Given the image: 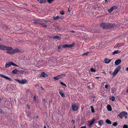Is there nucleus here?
I'll return each mask as SVG.
<instances>
[{"label": "nucleus", "mask_w": 128, "mask_h": 128, "mask_svg": "<svg viewBox=\"0 0 128 128\" xmlns=\"http://www.w3.org/2000/svg\"><path fill=\"white\" fill-rule=\"evenodd\" d=\"M122 46L121 44L117 43L116 44V45L115 46L114 48H117L121 46Z\"/></svg>", "instance_id": "25"}, {"label": "nucleus", "mask_w": 128, "mask_h": 128, "mask_svg": "<svg viewBox=\"0 0 128 128\" xmlns=\"http://www.w3.org/2000/svg\"><path fill=\"white\" fill-rule=\"evenodd\" d=\"M121 68V66H118L114 70L112 73L114 76H115L118 72L119 71Z\"/></svg>", "instance_id": "4"}, {"label": "nucleus", "mask_w": 128, "mask_h": 128, "mask_svg": "<svg viewBox=\"0 0 128 128\" xmlns=\"http://www.w3.org/2000/svg\"><path fill=\"white\" fill-rule=\"evenodd\" d=\"M34 100H36V96H34Z\"/></svg>", "instance_id": "49"}, {"label": "nucleus", "mask_w": 128, "mask_h": 128, "mask_svg": "<svg viewBox=\"0 0 128 128\" xmlns=\"http://www.w3.org/2000/svg\"><path fill=\"white\" fill-rule=\"evenodd\" d=\"M111 100L112 101H114L115 100V97L114 96H112L111 98Z\"/></svg>", "instance_id": "39"}, {"label": "nucleus", "mask_w": 128, "mask_h": 128, "mask_svg": "<svg viewBox=\"0 0 128 128\" xmlns=\"http://www.w3.org/2000/svg\"><path fill=\"white\" fill-rule=\"evenodd\" d=\"M16 87V85L14 84H12L8 86L9 88L11 90H14Z\"/></svg>", "instance_id": "8"}, {"label": "nucleus", "mask_w": 128, "mask_h": 128, "mask_svg": "<svg viewBox=\"0 0 128 128\" xmlns=\"http://www.w3.org/2000/svg\"><path fill=\"white\" fill-rule=\"evenodd\" d=\"M127 114V113L125 112H121L118 116L120 118H122L124 116Z\"/></svg>", "instance_id": "5"}, {"label": "nucleus", "mask_w": 128, "mask_h": 128, "mask_svg": "<svg viewBox=\"0 0 128 128\" xmlns=\"http://www.w3.org/2000/svg\"><path fill=\"white\" fill-rule=\"evenodd\" d=\"M107 109L109 111H111L112 110V108L110 105H108L107 106Z\"/></svg>", "instance_id": "22"}, {"label": "nucleus", "mask_w": 128, "mask_h": 128, "mask_svg": "<svg viewBox=\"0 0 128 128\" xmlns=\"http://www.w3.org/2000/svg\"><path fill=\"white\" fill-rule=\"evenodd\" d=\"M34 24H38V22H34Z\"/></svg>", "instance_id": "54"}, {"label": "nucleus", "mask_w": 128, "mask_h": 128, "mask_svg": "<svg viewBox=\"0 0 128 128\" xmlns=\"http://www.w3.org/2000/svg\"><path fill=\"white\" fill-rule=\"evenodd\" d=\"M89 86H91V88H92L93 87V84L92 82H90L89 83Z\"/></svg>", "instance_id": "35"}, {"label": "nucleus", "mask_w": 128, "mask_h": 128, "mask_svg": "<svg viewBox=\"0 0 128 128\" xmlns=\"http://www.w3.org/2000/svg\"><path fill=\"white\" fill-rule=\"evenodd\" d=\"M60 13V14L62 15H63L64 14V12L63 11H61Z\"/></svg>", "instance_id": "37"}, {"label": "nucleus", "mask_w": 128, "mask_h": 128, "mask_svg": "<svg viewBox=\"0 0 128 128\" xmlns=\"http://www.w3.org/2000/svg\"><path fill=\"white\" fill-rule=\"evenodd\" d=\"M8 51H7L6 53L10 54H13L12 50H8Z\"/></svg>", "instance_id": "28"}, {"label": "nucleus", "mask_w": 128, "mask_h": 128, "mask_svg": "<svg viewBox=\"0 0 128 128\" xmlns=\"http://www.w3.org/2000/svg\"><path fill=\"white\" fill-rule=\"evenodd\" d=\"M107 24H105L104 23H102L101 24V26L103 28H107Z\"/></svg>", "instance_id": "16"}, {"label": "nucleus", "mask_w": 128, "mask_h": 128, "mask_svg": "<svg viewBox=\"0 0 128 128\" xmlns=\"http://www.w3.org/2000/svg\"><path fill=\"white\" fill-rule=\"evenodd\" d=\"M90 70L92 72H95L96 71V70L93 68H91L90 69Z\"/></svg>", "instance_id": "32"}, {"label": "nucleus", "mask_w": 128, "mask_h": 128, "mask_svg": "<svg viewBox=\"0 0 128 128\" xmlns=\"http://www.w3.org/2000/svg\"><path fill=\"white\" fill-rule=\"evenodd\" d=\"M44 128H46V126H44Z\"/></svg>", "instance_id": "59"}, {"label": "nucleus", "mask_w": 128, "mask_h": 128, "mask_svg": "<svg viewBox=\"0 0 128 128\" xmlns=\"http://www.w3.org/2000/svg\"><path fill=\"white\" fill-rule=\"evenodd\" d=\"M14 80L18 82L19 83L22 84H26L27 82V81L26 80L22 79L21 80H20L18 79H15Z\"/></svg>", "instance_id": "3"}, {"label": "nucleus", "mask_w": 128, "mask_h": 128, "mask_svg": "<svg viewBox=\"0 0 128 128\" xmlns=\"http://www.w3.org/2000/svg\"><path fill=\"white\" fill-rule=\"evenodd\" d=\"M11 65H12L18 67V66L13 62H7L6 64L5 67L6 68H9Z\"/></svg>", "instance_id": "2"}, {"label": "nucleus", "mask_w": 128, "mask_h": 128, "mask_svg": "<svg viewBox=\"0 0 128 128\" xmlns=\"http://www.w3.org/2000/svg\"><path fill=\"white\" fill-rule=\"evenodd\" d=\"M39 24H40L43 28H46L47 26V25H46L45 24L41 22H39Z\"/></svg>", "instance_id": "17"}, {"label": "nucleus", "mask_w": 128, "mask_h": 128, "mask_svg": "<svg viewBox=\"0 0 128 128\" xmlns=\"http://www.w3.org/2000/svg\"><path fill=\"white\" fill-rule=\"evenodd\" d=\"M121 62V60L120 59L117 60L115 62V64L116 66L119 64Z\"/></svg>", "instance_id": "13"}, {"label": "nucleus", "mask_w": 128, "mask_h": 128, "mask_svg": "<svg viewBox=\"0 0 128 128\" xmlns=\"http://www.w3.org/2000/svg\"><path fill=\"white\" fill-rule=\"evenodd\" d=\"M106 122L107 124H112L111 122L109 120L107 119L106 120Z\"/></svg>", "instance_id": "27"}, {"label": "nucleus", "mask_w": 128, "mask_h": 128, "mask_svg": "<svg viewBox=\"0 0 128 128\" xmlns=\"http://www.w3.org/2000/svg\"><path fill=\"white\" fill-rule=\"evenodd\" d=\"M126 70L127 71L128 70V67L126 68Z\"/></svg>", "instance_id": "57"}, {"label": "nucleus", "mask_w": 128, "mask_h": 128, "mask_svg": "<svg viewBox=\"0 0 128 128\" xmlns=\"http://www.w3.org/2000/svg\"><path fill=\"white\" fill-rule=\"evenodd\" d=\"M56 18L57 19H59L60 18V16H57L56 17Z\"/></svg>", "instance_id": "48"}, {"label": "nucleus", "mask_w": 128, "mask_h": 128, "mask_svg": "<svg viewBox=\"0 0 128 128\" xmlns=\"http://www.w3.org/2000/svg\"><path fill=\"white\" fill-rule=\"evenodd\" d=\"M117 7L116 6H113L111 7L108 10V11L110 13L112 12L114 10L116 9Z\"/></svg>", "instance_id": "9"}, {"label": "nucleus", "mask_w": 128, "mask_h": 128, "mask_svg": "<svg viewBox=\"0 0 128 128\" xmlns=\"http://www.w3.org/2000/svg\"><path fill=\"white\" fill-rule=\"evenodd\" d=\"M20 74H23L26 73V72H24V70H22L20 71Z\"/></svg>", "instance_id": "31"}, {"label": "nucleus", "mask_w": 128, "mask_h": 128, "mask_svg": "<svg viewBox=\"0 0 128 128\" xmlns=\"http://www.w3.org/2000/svg\"><path fill=\"white\" fill-rule=\"evenodd\" d=\"M60 83L62 85L64 86H65L66 87V85L63 82H61Z\"/></svg>", "instance_id": "36"}, {"label": "nucleus", "mask_w": 128, "mask_h": 128, "mask_svg": "<svg viewBox=\"0 0 128 128\" xmlns=\"http://www.w3.org/2000/svg\"><path fill=\"white\" fill-rule=\"evenodd\" d=\"M114 89L113 88H112V93H114Z\"/></svg>", "instance_id": "42"}, {"label": "nucleus", "mask_w": 128, "mask_h": 128, "mask_svg": "<svg viewBox=\"0 0 128 128\" xmlns=\"http://www.w3.org/2000/svg\"><path fill=\"white\" fill-rule=\"evenodd\" d=\"M12 73L13 74H20V71L16 69H14L12 71Z\"/></svg>", "instance_id": "12"}, {"label": "nucleus", "mask_w": 128, "mask_h": 128, "mask_svg": "<svg viewBox=\"0 0 128 128\" xmlns=\"http://www.w3.org/2000/svg\"><path fill=\"white\" fill-rule=\"evenodd\" d=\"M60 75H62V77L64 76L65 75V74H61Z\"/></svg>", "instance_id": "55"}, {"label": "nucleus", "mask_w": 128, "mask_h": 128, "mask_svg": "<svg viewBox=\"0 0 128 128\" xmlns=\"http://www.w3.org/2000/svg\"><path fill=\"white\" fill-rule=\"evenodd\" d=\"M54 0H48V2L50 4H51Z\"/></svg>", "instance_id": "34"}, {"label": "nucleus", "mask_w": 128, "mask_h": 128, "mask_svg": "<svg viewBox=\"0 0 128 128\" xmlns=\"http://www.w3.org/2000/svg\"><path fill=\"white\" fill-rule=\"evenodd\" d=\"M96 119L94 118H93L90 121V126H91L94 123V121H95Z\"/></svg>", "instance_id": "20"}, {"label": "nucleus", "mask_w": 128, "mask_h": 128, "mask_svg": "<svg viewBox=\"0 0 128 128\" xmlns=\"http://www.w3.org/2000/svg\"><path fill=\"white\" fill-rule=\"evenodd\" d=\"M0 76L2 77L5 78L10 81L12 82V79L11 78H9L8 76H6L3 74H0Z\"/></svg>", "instance_id": "6"}, {"label": "nucleus", "mask_w": 128, "mask_h": 128, "mask_svg": "<svg viewBox=\"0 0 128 128\" xmlns=\"http://www.w3.org/2000/svg\"><path fill=\"white\" fill-rule=\"evenodd\" d=\"M80 128H86V126H82Z\"/></svg>", "instance_id": "50"}, {"label": "nucleus", "mask_w": 128, "mask_h": 128, "mask_svg": "<svg viewBox=\"0 0 128 128\" xmlns=\"http://www.w3.org/2000/svg\"><path fill=\"white\" fill-rule=\"evenodd\" d=\"M62 75L60 74V75H58V76L56 77H54L53 79L56 80H58V79L62 77Z\"/></svg>", "instance_id": "14"}, {"label": "nucleus", "mask_w": 128, "mask_h": 128, "mask_svg": "<svg viewBox=\"0 0 128 128\" xmlns=\"http://www.w3.org/2000/svg\"><path fill=\"white\" fill-rule=\"evenodd\" d=\"M2 112V110L1 109H0V112Z\"/></svg>", "instance_id": "61"}, {"label": "nucleus", "mask_w": 128, "mask_h": 128, "mask_svg": "<svg viewBox=\"0 0 128 128\" xmlns=\"http://www.w3.org/2000/svg\"><path fill=\"white\" fill-rule=\"evenodd\" d=\"M41 89H42V90H44V88H43L42 87H41Z\"/></svg>", "instance_id": "58"}, {"label": "nucleus", "mask_w": 128, "mask_h": 128, "mask_svg": "<svg viewBox=\"0 0 128 128\" xmlns=\"http://www.w3.org/2000/svg\"><path fill=\"white\" fill-rule=\"evenodd\" d=\"M99 78V77H96V78Z\"/></svg>", "instance_id": "60"}, {"label": "nucleus", "mask_w": 128, "mask_h": 128, "mask_svg": "<svg viewBox=\"0 0 128 128\" xmlns=\"http://www.w3.org/2000/svg\"><path fill=\"white\" fill-rule=\"evenodd\" d=\"M48 76L44 72H42L40 76L46 78L48 77Z\"/></svg>", "instance_id": "15"}, {"label": "nucleus", "mask_w": 128, "mask_h": 128, "mask_svg": "<svg viewBox=\"0 0 128 128\" xmlns=\"http://www.w3.org/2000/svg\"><path fill=\"white\" fill-rule=\"evenodd\" d=\"M128 126L126 125H124L123 126V128H128Z\"/></svg>", "instance_id": "41"}, {"label": "nucleus", "mask_w": 128, "mask_h": 128, "mask_svg": "<svg viewBox=\"0 0 128 128\" xmlns=\"http://www.w3.org/2000/svg\"><path fill=\"white\" fill-rule=\"evenodd\" d=\"M90 108H91V112L93 113H94V108L92 106H91L90 107Z\"/></svg>", "instance_id": "29"}, {"label": "nucleus", "mask_w": 128, "mask_h": 128, "mask_svg": "<svg viewBox=\"0 0 128 128\" xmlns=\"http://www.w3.org/2000/svg\"><path fill=\"white\" fill-rule=\"evenodd\" d=\"M52 38L54 39H57L59 40H60L61 39V37L58 36H53Z\"/></svg>", "instance_id": "18"}, {"label": "nucleus", "mask_w": 128, "mask_h": 128, "mask_svg": "<svg viewBox=\"0 0 128 128\" xmlns=\"http://www.w3.org/2000/svg\"><path fill=\"white\" fill-rule=\"evenodd\" d=\"M12 48L11 47L8 46L3 45H1L0 50H12Z\"/></svg>", "instance_id": "1"}, {"label": "nucleus", "mask_w": 128, "mask_h": 128, "mask_svg": "<svg viewBox=\"0 0 128 128\" xmlns=\"http://www.w3.org/2000/svg\"><path fill=\"white\" fill-rule=\"evenodd\" d=\"M53 18L54 20H56L57 19L56 18V17L54 16Z\"/></svg>", "instance_id": "51"}, {"label": "nucleus", "mask_w": 128, "mask_h": 128, "mask_svg": "<svg viewBox=\"0 0 128 128\" xmlns=\"http://www.w3.org/2000/svg\"><path fill=\"white\" fill-rule=\"evenodd\" d=\"M103 124V122L102 120H100L98 122V124L100 126H102Z\"/></svg>", "instance_id": "26"}, {"label": "nucleus", "mask_w": 128, "mask_h": 128, "mask_svg": "<svg viewBox=\"0 0 128 128\" xmlns=\"http://www.w3.org/2000/svg\"><path fill=\"white\" fill-rule=\"evenodd\" d=\"M71 123L72 124H73L74 123V120H72V121Z\"/></svg>", "instance_id": "46"}, {"label": "nucleus", "mask_w": 128, "mask_h": 128, "mask_svg": "<svg viewBox=\"0 0 128 128\" xmlns=\"http://www.w3.org/2000/svg\"><path fill=\"white\" fill-rule=\"evenodd\" d=\"M92 98H95V96H92L91 97Z\"/></svg>", "instance_id": "62"}, {"label": "nucleus", "mask_w": 128, "mask_h": 128, "mask_svg": "<svg viewBox=\"0 0 128 128\" xmlns=\"http://www.w3.org/2000/svg\"><path fill=\"white\" fill-rule=\"evenodd\" d=\"M120 51L118 50H115L112 53V54H118L120 53Z\"/></svg>", "instance_id": "24"}, {"label": "nucleus", "mask_w": 128, "mask_h": 128, "mask_svg": "<svg viewBox=\"0 0 128 128\" xmlns=\"http://www.w3.org/2000/svg\"><path fill=\"white\" fill-rule=\"evenodd\" d=\"M88 53H89V52H87L83 54H82V55L83 56H84V55H87L88 54Z\"/></svg>", "instance_id": "40"}, {"label": "nucleus", "mask_w": 128, "mask_h": 128, "mask_svg": "<svg viewBox=\"0 0 128 128\" xmlns=\"http://www.w3.org/2000/svg\"><path fill=\"white\" fill-rule=\"evenodd\" d=\"M43 101H45V98L43 100Z\"/></svg>", "instance_id": "63"}, {"label": "nucleus", "mask_w": 128, "mask_h": 128, "mask_svg": "<svg viewBox=\"0 0 128 128\" xmlns=\"http://www.w3.org/2000/svg\"><path fill=\"white\" fill-rule=\"evenodd\" d=\"M74 45V44H65L62 46V47L64 48H70L72 47Z\"/></svg>", "instance_id": "7"}, {"label": "nucleus", "mask_w": 128, "mask_h": 128, "mask_svg": "<svg viewBox=\"0 0 128 128\" xmlns=\"http://www.w3.org/2000/svg\"><path fill=\"white\" fill-rule=\"evenodd\" d=\"M107 28H112L114 27L115 26V24H112L110 23H108L107 24Z\"/></svg>", "instance_id": "11"}, {"label": "nucleus", "mask_w": 128, "mask_h": 128, "mask_svg": "<svg viewBox=\"0 0 128 128\" xmlns=\"http://www.w3.org/2000/svg\"><path fill=\"white\" fill-rule=\"evenodd\" d=\"M40 4H43L46 2V0H37Z\"/></svg>", "instance_id": "23"}, {"label": "nucleus", "mask_w": 128, "mask_h": 128, "mask_svg": "<svg viewBox=\"0 0 128 128\" xmlns=\"http://www.w3.org/2000/svg\"><path fill=\"white\" fill-rule=\"evenodd\" d=\"M59 93L62 97L64 98V97L65 96L63 92H60Z\"/></svg>", "instance_id": "30"}, {"label": "nucleus", "mask_w": 128, "mask_h": 128, "mask_svg": "<svg viewBox=\"0 0 128 128\" xmlns=\"http://www.w3.org/2000/svg\"><path fill=\"white\" fill-rule=\"evenodd\" d=\"M70 32H75L74 31H70Z\"/></svg>", "instance_id": "53"}, {"label": "nucleus", "mask_w": 128, "mask_h": 128, "mask_svg": "<svg viewBox=\"0 0 128 128\" xmlns=\"http://www.w3.org/2000/svg\"><path fill=\"white\" fill-rule=\"evenodd\" d=\"M105 88L106 89H108V85L107 84L105 86Z\"/></svg>", "instance_id": "43"}, {"label": "nucleus", "mask_w": 128, "mask_h": 128, "mask_svg": "<svg viewBox=\"0 0 128 128\" xmlns=\"http://www.w3.org/2000/svg\"><path fill=\"white\" fill-rule=\"evenodd\" d=\"M78 108V107L77 105H74L72 106V108L73 111H75Z\"/></svg>", "instance_id": "10"}, {"label": "nucleus", "mask_w": 128, "mask_h": 128, "mask_svg": "<svg viewBox=\"0 0 128 128\" xmlns=\"http://www.w3.org/2000/svg\"><path fill=\"white\" fill-rule=\"evenodd\" d=\"M46 21V20H41L40 22H45Z\"/></svg>", "instance_id": "47"}, {"label": "nucleus", "mask_w": 128, "mask_h": 128, "mask_svg": "<svg viewBox=\"0 0 128 128\" xmlns=\"http://www.w3.org/2000/svg\"><path fill=\"white\" fill-rule=\"evenodd\" d=\"M111 59H108L107 58H105L104 60L105 63L106 64H108L111 61Z\"/></svg>", "instance_id": "19"}, {"label": "nucleus", "mask_w": 128, "mask_h": 128, "mask_svg": "<svg viewBox=\"0 0 128 128\" xmlns=\"http://www.w3.org/2000/svg\"><path fill=\"white\" fill-rule=\"evenodd\" d=\"M68 10L69 12H70V10L69 8H68Z\"/></svg>", "instance_id": "56"}, {"label": "nucleus", "mask_w": 128, "mask_h": 128, "mask_svg": "<svg viewBox=\"0 0 128 128\" xmlns=\"http://www.w3.org/2000/svg\"><path fill=\"white\" fill-rule=\"evenodd\" d=\"M62 48V46H59L58 47V49H61V48Z\"/></svg>", "instance_id": "44"}, {"label": "nucleus", "mask_w": 128, "mask_h": 128, "mask_svg": "<svg viewBox=\"0 0 128 128\" xmlns=\"http://www.w3.org/2000/svg\"><path fill=\"white\" fill-rule=\"evenodd\" d=\"M117 124H118L116 122H115L112 125L114 126H117Z\"/></svg>", "instance_id": "38"}, {"label": "nucleus", "mask_w": 128, "mask_h": 128, "mask_svg": "<svg viewBox=\"0 0 128 128\" xmlns=\"http://www.w3.org/2000/svg\"><path fill=\"white\" fill-rule=\"evenodd\" d=\"M51 21L50 20H46V21L45 22H51Z\"/></svg>", "instance_id": "45"}, {"label": "nucleus", "mask_w": 128, "mask_h": 128, "mask_svg": "<svg viewBox=\"0 0 128 128\" xmlns=\"http://www.w3.org/2000/svg\"><path fill=\"white\" fill-rule=\"evenodd\" d=\"M13 54L19 52V50L18 48H16L14 50H12Z\"/></svg>", "instance_id": "21"}, {"label": "nucleus", "mask_w": 128, "mask_h": 128, "mask_svg": "<svg viewBox=\"0 0 128 128\" xmlns=\"http://www.w3.org/2000/svg\"><path fill=\"white\" fill-rule=\"evenodd\" d=\"M56 29L57 30H61V29L59 27L57 26L56 27Z\"/></svg>", "instance_id": "33"}, {"label": "nucleus", "mask_w": 128, "mask_h": 128, "mask_svg": "<svg viewBox=\"0 0 128 128\" xmlns=\"http://www.w3.org/2000/svg\"><path fill=\"white\" fill-rule=\"evenodd\" d=\"M88 88L89 89H90L91 88V86H88Z\"/></svg>", "instance_id": "52"}, {"label": "nucleus", "mask_w": 128, "mask_h": 128, "mask_svg": "<svg viewBox=\"0 0 128 128\" xmlns=\"http://www.w3.org/2000/svg\"><path fill=\"white\" fill-rule=\"evenodd\" d=\"M125 117L126 118H127V116H125Z\"/></svg>", "instance_id": "64"}]
</instances>
